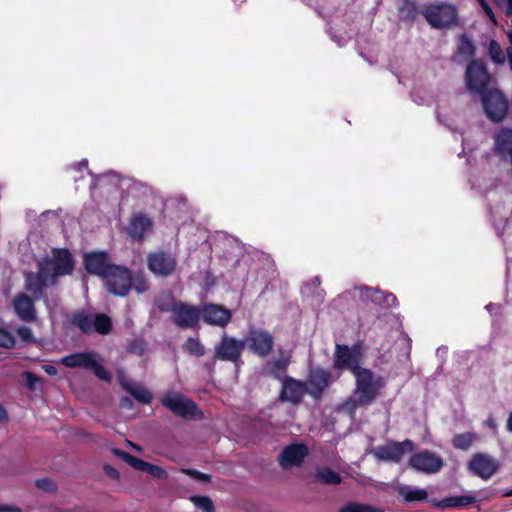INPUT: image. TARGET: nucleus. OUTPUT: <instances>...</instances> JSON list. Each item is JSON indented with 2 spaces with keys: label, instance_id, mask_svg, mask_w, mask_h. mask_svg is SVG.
Masks as SVG:
<instances>
[{
  "label": "nucleus",
  "instance_id": "1",
  "mask_svg": "<svg viewBox=\"0 0 512 512\" xmlns=\"http://www.w3.org/2000/svg\"><path fill=\"white\" fill-rule=\"evenodd\" d=\"M37 266V273H25V289L36 299H41L45 287L54 286L59 277L72 274L75 262L68 249L54 248L38 260Z\"/></svg>",
  "mask_w": 512,
  "mask_h": 512
},
{
  "label": "nucleus",
  "instance_id": "2",
  "mask_svg": "<svg viewBox=\"0 0 512 512\" xmlns=\"http://www.w3.org/2000/svg\"><path fill=\"white\" fill-rule=\"evenodd\" d=\"M354 376L356 379L354 394L338 408L349 416H353L358 407L371 404L385 386L384 379L368 369L363 368Z\"/></svg>",
  "mask_w": 512,
  "mask_h": 512
},
{
  "label": "nucleus",
  "instance_id": "3",
  "mask_svg": "<svg viewBox=\"0 0 512 512\" xmlns=\"http://www.w3.org/2000/svg\"><path fill=\"white\" fill-rule=\"evenodd\" d=\"M158 307L161 311H171L172 322L180 328H196L201 319V308L175 302L173 299L170 303L159 302Z\"/></svg>",
  "mask_w": 512,
  "mask_h": 512
},
{
  "label": "nucleus",
  "instance_id": "4",
  "mask_svg": "<svg viewBox=\"0 0 512 512\" xmlns=\"http://www.w3.org/2000/svg\"><path fill=\"white\" fill-rule=\"evenodd\" d=\"M423 15L431 27L436 29L451 28L457 25V8L449 3H434L428 5Z\"/></svg>",
  "mask_w": 512,
  "mask_h": 512
},
{
  "label": "nucleus",
  "instance_id": "5",
  "mask_svg": "<svg viewBox=\"0 0 512 512\" xmlns=\"http://www.w3.org/2000/svg\"><path fill=\"white\" fill-rule=\"evenodd\" d=\"M481 96L482 106L487 118L494 123L504 121L509 110V101L505 94L497 88H492Z\"/></svg>",
  "mask_w": 512,
  "mask_h": 512
},
{
  "label": "nucleus",
  "instance_id": "6",
  "mask_svg": "<svg viewBox=\"0 0 512 512\" xmlns=\"http://www.w3.org/2000/svg\"><path fill=\"white\" fill-rule=\"evenodd\" d=\"M71 323L85 334L95 332L106 335L112 328L111 319L105 314L77 313L72 317Z\"/></svg>",
  "mask_w": 512,
  "mask_h": 512
},
{
  "label": "nucleus",
  "instance_id": "7",
  "mask_svg": "<svg viewBox=\"0 0 512 512\" xmlns=\"http://www.w3.org/2000/svg\"><path fill=\"white\" fill-rule=\"evenodd\" d=\"M246 346L245 340H239L224 333L214 348L215 359L238 363Z\"/></svg>",
  "mask_w": 512,
  "mask_h": 512
},
{
  "label": "nucleus",
  "instance_id": "8",
  "mask_svg": "<svg viewBox=\"0 0 512 512\" xmlns=\"http://www.w3.org/2000/svg\"><path fill=\"white\" fill-rule=\"evenodd\" d=\"M147 267L157 277H169L177 268V259L170 252L158 250L148 254Z\"/></svg>",
  "mask_w": 512,
  "mask_h": 512
},
{
  "label": "nucleus",
  "instance_id": "9",
  "mask_svg": "<svg viewBox=\"0 0 512 512\" xmlns=\"http://www.w3.org/2000/svg\"><path fill=\"white\" fill-rule=\"evenodd\" d=\"M109 292L125 296L132 288V276L128 268L115 265L103 279Z\"/></svg>",
  "mask_w": 512,
  "mask_h": 512
},
{
  "label": "nucleus",
  "instance_id": "10",
  "mask_svg": "<svg viewBox=\"0 0 512 512\" xmlns=\"http://www.w3.org/2000/svg\"><path fill=\"white\" fill-rule=\"evenodd\" d=\"M361 353L358 347L337 344L334 352L333 365L336 369H348L353 375L362 370L360 367Z\"/></svg>",
  "mask_w": 512,
  "mask_h": 512
},
{
  "label": "nucleus",
  "instance_id": "11",
  "mask_svg": "<svg viewBox=\"0 0 512 512\" xmlns=\"http://www.w3.org/2000/svg\"><path fill=\"white\" fill-rule=\"evenodd\" d=\"M409 466L424 474H435L444 466V460L439 454L433 451L423 450L410 457Z\"/></svg>",
  "mask_w": 512,
  "mask_h": 512
},
{
  "label": "nucleus",
  "instance_id": "12",
  "mask_svg": "<svg viewBox=\"0 0 512 512\" xmlns=\"http://www.w3.org/2000/svg\"><path fill=\"white\" fill-rule=\"evenodd\" d=\"M465 76L467 88L470 92L482 95L488 90L490 75L482 62L472 61L467 66Z\"/></svg>",
  "mask_w": 512,
  "mask_h": 512
},
{
  "label": "nucleus",
  "instance_id": "13",
  "mask_svg": "<svg viewBox=\"0 0 512 512\" xmlns=\"http://www.w3.org/2000/svg\"><path fill=\"white\" fill-rule=\"evenodd\" d=\"M413 450L414 443L407 439L402 442H389L386 445L379 446L373 451V455L379 461L398 463L406 453Z\"/></svg>",
  "mask_w": 512,
  "mask_h": 512
},
{
  "label": "nucleus",
  "instance_id": "14",
  "mask_svg": "<svg viewBox=\"0 0 512 512\" xmlns=\"http://www.w3.org/2000/svg\"><path fill=\"white\" fill-rule=\"evenodd\" d=\"M162 404L180 417H193L197 413V406L183 394L170 392L163 396Z\"/></svg>",
  "mask_w": 512,
  "mask_h": 512
},
{
  "label": "nucleus",
  "instance_id": "15",
  "mask_svg": "<svg viewBox=\"0 0 512 512\" xmlns=\"http://www.w3.org/2000/svg\"><path fill=\"white\" fill-rule=\"evenodd\" d=\"M84 265L88 273L104 279L110 270L115 266L106 252H94L86 254Z\"/></svg>",
  "mask_w": 512,
  "mask_h": 512
},
{
  "label": "nucleus",
  "instance_id": "16",
  "mask_svg": "<svg viewBox=\"0 0 512 512\" xmlns=\"http://www.w3.org/2000/svg\"><path fill=\"white\" fill-rule=\"evenodd\" d=\"M469 469L482 479H489L498 470V461L487 454L477 453L469 462Z\"/></svg>",
  "mask_w": 512,
  "mask_h": 512
},
{
  "label": "nucleus",
  "instance_id": "17",
  "mask_svg": "<svg viewBox=\"0 0 512 512\" xmlns=\"http://www.w3.org/2000/svg\"><path fill=\"white\" fill-rule=\"evenodd\" d=\"M246 344H248L253 353L265 357L272 351L273 337L264 330H251Z\"/></svg>",
  "mask_w": 512,
  "mask_h": 512
},
{
  "label": "nucleus",
  "instance_id": "18",
  "mask_svg": "<svg viewBox=\"0 0 512 512\" xmlns=\"http://www.w3.org/2000/svg\"><path fill=\"white\" fill-rule=\"evenodd\" d=\"M307 393L305 382L296 380L292 377H285L282 380L281 399L291 404H299Z\"/></svg>",
  "mask_w": 512,
  "mask_h": 512
},
{
  "label": "nucleus",
  "instance_id": "19",
  "mask_svg": "<svg viewBox=\"0 0 512 512\" xmlns=\"http://www.w3.org/2000/svg\"><path fill=\"white\" fill-rule=\"evenodd\" d=\"M30 298L25 293H18L12 301L13 309L18 318L24 322H33L37 319L34 301L37 300L32 294Z\"/></svg>",
  "mask_w": 512,
  "mask_h": 512
},
{
  "label": "nucleus",
  "instance_id": "20",
  "mask_svg": "<svg viewBox=\"0 0 512 512\" xmlns=\"http://www.w3.org/2000/svg\"><path fill=\"white\" fill-rule=\"evenodd\" d=\"M201 318L212 326L225 327L231 320V312L217 304H207L201 308Z\"/></svg>",
  "mask_w": 512,
  "mask_h": 512
},
{
  "label": "nucleus",
  "instance_id": "21",
  "mask_svg": "<svg viewBox=\"0 0 512 512\" xmlns=\"http://www.w3.org/2000/svg\"><path fill=\"white\" fill-rule=\"evenodd\" d=\"M330 373L327 370L316 368L310 371L307 381V393L315 399L320 398L324 390L329 386Z\"/></svg>",
  "mask_w": 512,
  "mask_h": 512
},
{
  "label": "nucleus",
  "instance_id": "22",
  "mask_svg": "<svg viewBox=\"0 0 512 512\" xmlns=\"http://www.w3.org/2000/svg\"><path fill=\"white\" fill-rule=\"evenodd\" d=\"M308 455V448L304 444H293L287 446L279 455V463L282 468L288 469L293 466H300Z\"/></svg>",
  "mask_w": 512,
  "mask_h": 512
},
{
  "label": "nucleus",
  "instance_id": "23",
  "mask_svg": "<svg viewBox=\"0 0 512 512\" xmlns=\"http://www.w3.org/2000/svg\"><path fill=\"white\" fill-rule=\"evenodd\" d=\"M118 379L123 389H125L129 394H131L137 401H139L142 404L151 403L153 397L146 387L134 382L132 379L127 377L123 372H119Z\"/></svg>",
  "mask_w": 512,
  "mask_h": 512
},
{
  "label": "nucleus",
  "instance_id": "24",
  "mask_svg": "<svg viewBox=\"0 0 512 512\" xmlns=\"http://www.w3.org/2000/svg\"><path fill=\"white\" fill-rule=\"evenodd\" d=\"M96 354L94 351L77 352L62 357L59 363L68 368L89 369L94 364Z\"/></svg>",
  "mask_w": 512,
  "mask_h": 512
},
{
  "label": "nucleus",
  "instance_id": "25",
  "mask_svg": "<svg viewBox=\"0 0 512 512\" xmlns=\"http://www.w3.org/2000/svg\"><path fill=\"white\" fill-rule=\"evenodd\" d=\"M357 289L359 290L360 297L362 299L371 300L372 302L388 307L395 306L397 303L396 297L391 293L384 294V292L380 290H375L366 286Z\"/></svg>",
  "mask_w": 512,
  "mask_h": 512
},
{
  "label": "nucleus",
  "instance_id": "26",
  "mask_svg": "<svg viewBox=\"0 0 512 512\" xmlns=\"http://www.w3.org/2000/svg\"><path fill=\"white\" fill-rule=\"evenodd\" d=\"M396 491L406 503L424 502L428 499V492L420 487L401 484L397 486Z\"/></svg>",
  "mask_w": 512,
  "mask_h": 512
},
{
  "label": "nucleus",
  "instance_id": "27",
  "mask_svg": "<svg viewBox=\"0 0 512 512\" xmlns=\"http://www.w3.org/2000/svg\"><path fill=\"white\" fill-rule=\"evenodd\" d=\"M497 153L512 162V129L502 128L495 136Z\"/></svg>",
  "mask_w": 512,
  "mask_h": 512
},
{
  "label": "nucleus",
  "instance_id": "28",
  "mask_svg": "<svg viewBox=\"0 0 512 512\" xmlns=\"http://www.w3.org/2000/svg\"><path fill=\"white\" fill-rule=\"evenodd\" d=\"M290 363V356L284 352H281L277 359L268 361L265 365V371L268 375H271L277 379H284L286 376L287 368Z\"/></svg>",
  "mask_w": 512,
  "mask_h": 512
},
{
  "label": "nucleus",
  "instance_id": "29",
  "mask_svg": "<svg viewBox=\"0 0 512 512\" xmlns=\"http://www.w3.org/2000/svg\"><path fill=\"white\" fill-rule=\"evenodd\" d=\"M151 227V219L146 215L139 214L131 220L129 234L132 238L141 240Z\"/></svg>",
  "mask_w": 512,
  "mask_h": 512
},
{
  "label": "nucleus",
  "instance_id": "30",
  "mask_svg": "<svg viewBox=\"0 0 512 512\" xmlns=\"http://www.w3.org/2000/svg\"><path fill=\"white\" fill-rule=\"evenodd\" d=\"M476 502V497L473 494H465L461 496H453L449 498H445L436 506L440 508H461L472 505Z\"/></svg>",
  "mask_w": 512,
  "mask_h": 512
},
{
  "label": "nucleus",
  "instance_id": "31",
  "mask_svg": "<svg viewBox=\"0 0 512 512\" xmlns=\"http://www.w3.org/2000/svg\"><path fill=\"white\" fill-rule=\"evenodd\" d=\"M314 481L326 485H338L342 482L341 476L328 467L317 468Z\"/></svg>",
  "mask_w": 512,
  "mask_h": 512
},
{
  "label": "nucleus",
  "instance_id": "32",
  "mask_svg": "<svg viewBox=\"0 0 512 512\" xmlns=\"http://www.w3.org/2000/svg\"><path fill=\"white\" fill-rule=\"evenodd\" d=\"M477 438V434L473 432L457 434L452 439V445L456 449L465 451L468 450L473 445Z\"/></svg>",
  "mask_w": 512,
  "mask_h": 512
},
{
  "label": "nucleus",
  "instance_id": "33",
  "mask_svg": "<svg viewBox=\"0 0 512 512\" xmlns=\"http://www.w3.org/2000/svg\"><path fill=\"white\" fill-rule=\"evenodd\" d=\"M182 349L184 352L201 357L205 354V347L198 338L189 337L183 344Z\"/></svg>",
  "mask_w": 512,
  "mask_h": 512
},
{
  "label": "nucleus",
  "instance_id": "34",
  "mask_svg": "<svg viewBox=\"0 0 512 512\" xmlns=\"http://www.w3.org/2000/svg\"><path fill=\"white\" fill-rule=\"evenodd\" d=\"M113 452H114V454H116L119 457H121L126 463L131 465L136 470L146 471L148 462H145V461H143V460H141V459H139V458H137V457H135L133 455H130L127 452L121 451L119 449H114Z\"/></svg>",
  "mask_w": 512,
  "mask_h": 512
},
{
  "label": "nucleus",
  "instance_id": "35",
  "mask_svg": "<svg viewBox=\"0 0 512 512\" xmlns=\"http://www.w3.org/2000/svg\"><path fill=\"white\" fill-rule=\"evenodd\" d=\"M340 512H384V510L370 504L349 502L340 509Z\"/></svg>",
  "mask_w": 512,
  "mask_h": 512
},
{
  "label": "nucleus",
  "instance_id": "36",
  "mask_svg": "<svg viewBox=\"0 0 512 512\" xmlns=\"http://www.w3.org/2000/svg\"><path fill=\"white\" fill-rule=\"evenodd\" d=\"M488 54L495 64L501 65L505 63L506 57L503 53L501 46L496 40H491L489 42Z\"/></svg>",
  "mask_w": 512,
  "mask_h": 512
},
{
  "label": "nucleus",
  "instance_id": "37",
  "mask_svg": "<svg viewBox=\"0 0 512 512\" xmlns=\"http://www.w3.org/2000/svg\"><path fill=\"white\" fill-rule=\"evenodd\" d=\"M401 17L405 20H413L416 18L418 14V7L415 1L413 0H403V3L400 7Z\"/></svg>",
  "mask_w": 512,
  "mask_h": 512
},
{
  "label": "nucleus",
  "instance_id": "38",
  "mask_svg": "<svg viewBox=\"0 0 512 512\" xmlns=\"http://www.w3.org/2000/svg\"><path fill=\"white\" fill-rule=\"evenodd\" d=\"M94 374L101 380L109 382L111 380L110 372L101 365V358L99 354H96L94 358V364L90 366V368Z\"/></svg>",
  "mask_w": 512,
  "mask_h": 512
},
{
  "label": "nucleus",
  "instance_id": "39",
  "mask_svg": "<svg viewBox=\"0 0 512 512\" xmlns=\"http://www.w3.org/2000/svg\"><path fill=\"white\" fill-rule=\"evenodd\" d=\"M190 500L193 504L203 512H215L214 504L209 497L206 496H192Z\"/></svg>",
  "mask_w": 512,
  "mask_h": 512
},
{
  "label": "nucleus",
  "instance_id": "40",
  "mask_svg": "<svg viewBox=\"0 0 512 512\" xmlns=\"http://www.w3.org/2000/svg\"><path fill=\"white\" fill-rule=\"evenodd\" d=\"M458 52L465 56H473L475 53V46L466 35H462L459 39Z\"/></svg>",
  "mask_w": 512,
  "mask_h": 512
},
{
  "label": "nucleus",
  "instance_id": "41",
  "mask_svg": "<svg viewBox=\"0 0 512 512\" xmlns=\"http://www.w3.org/2000/svg\"><path fill=\"white\" fill-rule=\"evenodd\" d=\"M132 287L138 293H144L149 289V284L142 274H138L132 279Z\"/></svg>",
  "mask_w": 512,
  "mask_h": 512
},
{
  "label": "nucleus",
  "instance_id": "42",
  "mask_svg": "<svg viewBox=\"0 0 512 512\" xmlns=\"http://www.w3.org/2000/svg\"><path fill=\"white\" fill-rule=\"evenodd\" d=\"M15 339L13 335L5 329H0V347L13 348Z\"/></svg>",
  "mask_w": 512,
  "mask_h": 512
},
{
  "label": "nucleus",
  "instance_id": "43",
  "mask_svg": "<svg viewBox=\"0 0 512 512\" xmlns=\"http://www.w3.org/2000/svg\"><path fill=\"white\" fill-rule=\"evenodd\" d=\"M17 335L20 337V339L26 343H33L35 342V338L33 336L31 328L27 326H19L16 329Z\"/></svg>",
  "mask_w": 512,
  "mask_h": 512
},
{
  "label": "nucleus",
  "instance_id": "44",
  "mask_svg": "<svg viewBox=\"0 0 512 512\" xmlns=\"http://www.w3.org/2000/svg\"><path fill=\"white\" fill-rule=\"evenodd\" d=\"M145 472L158 479H166L168 477V473L166 472L165 469L150 463H148Z\"/></svg>",
  "mask_w": 512,
  "mask_h": 512
},
{
  "label": "nucleus",
  "instance_id": "45",
  "mask_svg": "<svg viewBox=\"0 0 512 512\" xmlns=\"http://www.w3.org/2000/svg\"><path fill=\"white\" fill-rule=\"evenodd\" d=\"M36 486H37V488H39L40 490H43L45 492H53L56 490L55 483L48 478H43V479L37 480Z\"/></svg>",
  "mask_w": 512,
  "mask_h": 512
},
{
  "label": "nucleus",
  "instance_id": "46",
  "mask_svg": "<svg viewBox=\"0 0 512 512\" xmlns=\"http://www.w3.org/2000/svg\"><path fill=\"white\" fill-rule=\"evenodd\" d=\"M146 344L143 340L137 339L134 340L129 345V351L138 355H142L145 352Z\"/></svg>",
  "mask_w": 512,
  "mask_h": 512
},
{
  "label": "nucleus",
  "instance_id": "47",
  "mask_svg": "<svg viewBox=\"0 0 512 512\" xmlns=\"http://www.w3.org/2000/svg\"><path fill=\"white\" fill-rule=\"evenodd\" d=\"M23 378L25 379L27 386L30 389H36L37 384L40 383V379L34 375L32 372L26 371L23 373Z\"/></svg>",
  "mask_w": 512,
  "mask_h": 512
},
{
  "label": "nucleus",
  "instance_id": "48",
  "mask_svg": "<svg viewBox=\"0 0 512 512\" xmlns=\"http://www.w3.org/2000/svg\"><path fill=\"white\" fill-rule=\"evenodd\" d=\"M182 473H185L195 479H198V480H201V481H204V482H207L210 480V475L208 474H204L202 472H199L197 470H192V469H182L181 470Z\"/></svg>",
  "mask_w": 512,
  "mask_h": 512
},
{
  "label": "nucleus",
  "instance_id": "49",
  "mask_svg": "<svg viewBox=\"0 0 512 512\" xmlns=\"http://www.w3.org/2000/svg\"><path fill=\"white\" fill-rule=\"evenodd\" d=\"M480 3H481L482 8L484 9L485 13L489 17V19L495 23L496 22L495 15H494L492 9L489 7V5L484 0H480Z\"/></svg>",
  "mask_w": 512,
  "mask_h": 512
},
{
  "label": "nucleus",
  "instance_id": "50",
  "mask_svg": "<svg viewBox=\"0 0 512 512\" xmlns=\"http://www.w3.org/2000/svg\"><path fill=\"white\" fill-rule=\"evenodd\" d=\"M507 16L512 15V0H504L500 6Z\"/></svg>",
  "mask_w": 512,
  "mask_h": 512
},
{
  "label": "nucleus",
  "instance_id": "51",
  "mask_svg": "<svg viewBox=\"0 0 512 512\" xmlns=\"http://www.w3.org/2000/svg\"><path fill=\"white\" fill-rule=\"evenodd\" d=\"M46 307L50 312H52L54 309L58 307V301L57 299H46L45 300Z\"/></svg>",
  "mask_w": 512,
  "mask_h": 512
},
{
  "label": "nucleus",
  "instance_id": "52",
  "mask_svg": "<svg viewBox=\"0 0 512 512\" xmlns=\"http://www.w3.org/2000/svg\"><path fill=\"white\" fill-rule=\"evenodd\" d=\"M510 46L507 48V59L512 70V33L509 35Z\"/></svg>",
  "mask_w": 512,
  "mask_h": 512
},
{
  "label": "nucleus",
  "instance_id": "53",
  "mask_svg": "<svg viewBox=\"0 0 512 512\" xmlns=\"http://www.w3.org/2000/svg\"><path fill=\"white\" fill-rule=\"evenodd\" d=\"M43 369L48 375H51V376H54L58 373L57 368L53 365H44Z\"/></svg>",
  "mask_w": 512,
  "mask_h": 512
},
{
  "label": "nucleus",
  "instance_id": "54",
  "mask_svg": "<svg viewBox=\"0 0 512 512\" xmlns=\"http://www.w3.org/2000/svg\"><path fill=\"white\" fill-rule=\"evenodd\" d=\"M87 165H88V161L86 159H83L82 161L78 162V163H75L73 165V168L76 169V170H80L82 168H87Z\"/></svg>",
  "mask_w": 512,
  "mask_h": 512
},
{
  "label": "nucleus",
  "instance_id": "55",
  "mask_svg": "<svg viewBox=\"0 0 512 512\" xmlns=\"http://www.w3.org/2000/svg\"><path fill=\"white\" fill-rule=\"evenodd\" d=\"M121 406L122 407H131L132 401L129 398H122L121 399Z\"/></svg>",
  "mask_w": 512,
  "mask_h": 512
},
{
  "label": "nucleus",
  "instance_id": "56",
  "mask_svg": "<svg viewBox=\"0 0 512 512\" xmlns=\"http://www.w3.org/2000/svg\"><path fill=\"white\" fill-rule=\"evenodd\" d=\"M2 510L7 512H22L21 509L15 507H4Z\"/></svg>",
  "mask_w": 512,
  "mask_h": 512
},
{
  "label": "nucleus",
  "instance_id": "57",
  "mask_svg": "<svg viewBox=\"0 0 512 512\" xmlns=\"http://www.w3.org/2000/svg\"><path fill=\"white\" fill-rule=\"evenodd\" d=\"M507 429L512 432V412L509 414L508 420H507Z\"/></svg>",
  "mask_w": 512,
  "mask_h": 512
},
{
  "label": "nucleus",
  "instance_id": "58",
  "mask_svg": "<svg viewBox=\"0 0 512 512\" xmlns=\"http://www.w3.org/2000/svg\"><path fill=\"white\" fill-rule=\"evenodd\" d=\"M106 470H107L108 474L111 476L117 475V471L111 467H106Z\"/></svg>",
  "mask_w": 512,
  "mask_h": 512
},
{
  "label": "nucleus",
  "instance_id": "59",
  "mask_svg": "<svg viewBox=\"0 0 512 512\" xmlns=\"http://www.w3.org/2000/svg\"><path fill=\"white\" fill-rule=\"evenodd\" d=\"M311 284L315 287H318L320 285L319 277H315L314 279H312Z\"/></svg>",
  "mask_w": 512,
  "mask_h": 512
},
{
  "label": "nucleus",
  "instance_id": "60",
  "mask_svg": "<svg viewBox=\"0 0 512 512\" xmlns=\"http://www.w3.org/2000/svg\"><path fill=\"white\" fill-rule=\"evenodd\" d=\"M5 418H6V412L2 407H0V421L4 420Z\"/></svg>",
  "mask_w": 512,
  "mask_h": 512
},
{
  "label": "nucleus",
  "instance_id": "61",
  "mask_svg": "<svg viewBox=\"0 0 512 512\" xmlns=\"http://www.w3.org/2000/svg\"><path fill=\"white\" fill-rule=\"evenodd\" d=\"M487 426H489V427H491V428H494L496 425H495V423H494V421H493V420H488V421H487Z\"/></svg>",
  "mask_w": 512,
  "mask_h": 512
},
{
  "label": "nucleus",
  "instance_id": "62",
  "mask_svg": "<svg viewBox=\"0 0 512 512\" xmlns=\"http://www.w3.org/2000/svg\"><path fill=\"white\" fill-rule=\"evenodd\" d=\"M493 308H495V305H494V304H492V303H490V304H488V305L486 306V309H487L488 311H491Z\"/></svg>",
  "mask_w": 512,
  "mask_h": 512
},
{
  "label": "nucleus",
  "instance_id": "63",
  "mask_svg": "<svg viewBox=\"0 0 512 512\" xmlns=\"http://www.w3.org/2000/svg\"><path fill=\"white\" fill-rule=\"evenodd\" d=\"M494 1H495V2L497 3V5L500 7V6H501V4H502V2H503L504 0H494Z\"/></svg>",
  "mask_w": 512,
  "mask_h": 512
},
{
  "label": "nucleus",
  "instance_id": "64",
  "mask_svg": "<svg viewBox=\"0 0 512 512\" xmlns=\"http://www.w3.org/2000/svg\"><path fill=\"white\" fill-rule=\"evenodd\" d=\"M509 495H512V491L509 493Z\"/></svg>",
  "mask_w": 512,
  "mask_h": 512
}]
</instances>
